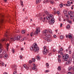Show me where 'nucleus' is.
Segmentation results:
<instances>
[{
  "label": "nucleus",
  "instance_id": "nucleus-40",
  "mask_svg": "<svg viewBox=\"0 0 74 74\" xmlns=\"http://www.w3.org/2000/svg\"><path fill=\"white\" fill-rule=\"evenodd\" d=\"M34 35V33L33 32H32L30 34V36L31 37H32V35L33 36Z\"/></svg>",
  "mask_w": 74,
  "mask_h": 74
},
{
  "label": "nucleus",
  "instance_id": "nucleus-35",
  "mask_svg": "<svg viewBox=\"0 0 74 74\" xmlns=\"http://www.w3.org/2000/svg\"><path fill=\"white\" fill-rule=\"evenodd\" d=\"M53 11L54 12V14H56V9L55 8H53Z\"/></svg>",
  "mask_w": 74,
  "mask_h": 74
},
{
  "label": "nucleus",
  "instance_id": "nucleus-7",
  "mask_svg": "<svg viewBox=\"0 0 74 74\" xmlns=\"http://www.w3.org/2000/svg\"><path fill=\"white\" fill-rule=\"evenodd\" d=\"M33 67H32V70H34L35 71H37V66L35 64L33 63Z\"/></svg>",
  "mask_w": 74,
  "mask_h": 74
},
{
  "label": "nucleus",
  "instance_id": "nucleus-36",
  "mask_svg": "<svg viewBox=\"0 0 74 74\" xmlns=\"http://www.w3.org/2000/svg\"><path fill=\"white\" fill-rule=\"evenodd\" d=\"M32 61L33 62H35V61H36V59L34 58H32Z\"/></svg>",
  "mask_w": 74,
  "mask_h": 74
},
{
  "label": "nucleus",
  "instance_id": "nucleus-62",
  "mask_svg": "<svg viewBox=\"0 0 74 74\" xmlns=\"http://www.w3.org/2000/svg\"><path fill=\"white\" fill-rule=\"evenodd\" d=\"M72 73H71L70 72H69L68 73V74H71Z\"/></svg>",
  "mask_w": 74,
  "mask_h": 74
},
{
  "label": "nucleus",
  "instance_id": "nucleus-42",
  "mask_svg": "<svg viewBox=\"0 0 74 74\" xmlns=\"http://www.w3.org/2000/svg\"><path fill=\"white\" fill-rule=\"evenodd\" d=\"M28 62L29 63H32V62H33L31 60H29V61Z\"/></svg>",
  "mask_w": 74,
  "mask_h": 74
},
{
  "label": "nucleus",
  "instance_id": "nucleus-13",
  "mask_svg": "<svg viewBox=\"0 0 74 74\" xmlns=\"http://www.w3.org/2000/svg\"><path fill=\"white\" fill-rule=\"evenodd\" d=\"M71 12H68L69 15L70 16L71 19H72L73 18V17H74V15L73 14H71V13H70Z\"/></svg>",
  "mask_w": 74,
  "mask_h": 74
},
{
  "label": "nucleus",
  "instance_id": "nucleus-5",
  "mask_svg": "<svg viewBox=\"0 0 74 74\" xmlns=\"http://www.w3.org/2000/svg\"><path fill=\"white\" fill-rule=\"evenodd\" d=\"M40 32V29L39 28H37L36 29V30L35 32H34V34L35 35H36L38 34V33Z\"/></svg>",
  "mask_w": 74,
  "mask_h": 74
},
{
  "label": "nucleus",
  "instance_id": "nucleus-12",
  "mask_svg": "<svg viewBox=\"0 0 74 74\" xmlns=\"http://www.w3.org/2000/svg\"><path fill=\"white\" fill-rule=\"evenodd\" d=\"M38 20H40V21H42L43 20V18H42V16H41L40 14H39V15L38 16Z\"/></svg>",
  "mask_w": 74,
  "mask_h": 74
},
{
  "label": "nucleus",
  "instance_id": "nucleus-10",
  "mask_svg": "<svg viewBox=\"0 0 74 74\" xmlns=\"http://www.w3.org/2000/svg\"><path fill=\"white\" fill-rule=\"evenodd\" d=\"M68 37L70 39L73 38V36H71V34L70 33H69L68 35H66V37L68 38Z\"/></svg>",
  "mask_w": 74,
  "mask_h": 74
},
{
  "label": "nucleus",
  "instance_id": "nucleus-47",
  "mask_svg": "<svg viewBox=\"0 0 74 74\" xmlns=\"http://www.w3.org/2000/svg\"><path fill=\"white\" fill-rule=\"evenodd\" d=\"M3 58V55L1 54L0 55V58Z\"/></svg>",
  "mask_w": 74,
  "mask_h": 74
},
{
  "label": "nucleus",
  "instance_id": "nucleus-11",
  "mask_svg": "<svg viewBox=\"0 0 74 74\" xmlns=\"http://www.w3.org/2000/svg\"><path fill=\"white\" fill-rule=\"evenodd\" d=\"M72 60V59H71V58H69V60L66 62V64H70L71 63Z\"/></svg>",
  "mask_w": 74,
  "mask_h": 74
},
{
  "label": "nucleus",
  "instance_id": "nucleus-54",
  "mask_svg": "<svg viewBox=\"0 0 74 74\" xmlns=\"http://www.w3.org/2000/svg\"><path fill=\"white\" fill-rule=\"evenodd\" d=\"M74 12H70V14H74Z\"/></svg>",
  "mask_w": 74,
  "mask_h": 74
},
{
  "label": "nucleus",
  "instance_id": "nucleus-34",
  "mask_svg": "<svg viewBox=\"0 0 74 74\" xmlns=\"http://www.w3.org/2000/svg\"><path fill=\"white\" fill-rule=\"evenodd\" d=\"M64 15L66 16V18L69 19V17L68 16V15H67V14H65Z\"/></svg>",
  "mask_w": 74,
  "mask_h": 74
},
{
  "label": "nucleus",
  "instance_id": "nucleus-41",
  "mask_svg": "<svg viewBox=\"0 0 74 74\" xmlns=\"http://www.w3.org/2000/svg\"><path fill=\"white\" fill-rule=\"evenodd\" d=\"M50 2L51 3V4H53L54 3L53 1H50Z\"/></svg>",
  "mask_w": 74,
  "mask_h": 74
},
{
  "label": "nucleus",
  "instance_id": "nucleus-33",
  "mask_svg": "<svg viewBox=\"0 0 74 74\" xmlns=\"http://www.w3.org/2000/svg\"><path fill=\"white\" fill-rule=\"evenodd\" d=\"M22 34H25V30H22Z\"/></svg>",
  "mask_w": 74,
  "mask_h": 74
},
{
  "label": "nucleus",
  "instance_id": "nucleus-53",
  "mask_svg": "<svg viewBox=\"0 0 74 74\" xmlns=\"http://www.w3.org/2000/svg\"><path fill=\"white\" fill-rule=\"evenodd\" d=\"M20 58L21 59L22 58V56H20Z\"/></svg>",
  "mask_w": 74,
  "mask_h": 74
},
{
  "label": "nucleus",
  "instance_id": "nucleus-25",
  "mask_svg": "<svg viewBox=\"0 0 74 74\" xmlns=\"http://www.w3.org/2000/svg\"><path fill=\"white\" fill-rule=\"evenodd\" d=\"M45 14H47V15H49V12H48V11H45Z\"/></svg>",
  "mask_w": 74,
  "mask_h": 74
},
{
  "label": "nucleus",
  "instance_id": "nucleus-4",
  "mask_svg": "<svg viewBox=\"0 0 74 74\" xmlns=\"http://www.w3.org/2000/svg\"><path fill=\"white\" fill-rule=\"evenodd\" d=\"M43 50L42 51V52L43 53L44 55H45L47 54V52H48V50L46 48V47H43Z\"/></svg>",
  "mask_w": 74,
  "mask_h": 74
},
{
  "label": "nucleus",
  "instance_id": "nucleus-30",
  "mask_svg": "<svg viewBox=\"0 0 74 74\" xmlns=\"http://www.w3.org/2000/svg\"><path fill=\"white\" fill-rule=\"evenodd\" d=\"M49 33H50V34H52V30H51V29L49 30Z\"/></svg>",
  "mask_w": 74,
  "mask_h": 74
},
{
  "label": "nucleus",
  "instance_id": "nucleus-19",
  "mask_svg": "<svg viewBox=\"0 0 74 74\" xmlns=\"http://www.w3.org/2000/svg\"><path fill=\"white\" fill-rule=\"evenodd\" d=\"M13 70L14 71H16V66L15 65H14L13 67Z\"/></svg>",
  "mask_w": 74,
  "mask_h": 74
},
{
  "label": "nucleus",
  "instance_id": "nucleus-39",
  "mask_svg": "<svg viewBox=\"0 0 74 74\" xmlns=\"http://www.w3.org/2000/svg\"><path fill=\"white\" fill-rule=\"evenodd\" d=\"M41 8V5H38L37 7V8H38H38Z\"/></svg>",
  "mask_w": 74,
  "mask_h": 74
},
{
  "label": "nucleus",
  "instance_id": "nucleus-22",
  "mask_svg": "<svg viewBox=\"0 0 74 74\" xmlns=\"http://www.w3.org/2000/svg\"><path fill=\"white\" fill-rule=\"evenodd\" d=\"M7 56H8V54H5L4 56V59H6L7 58Z\"/></svg>",
  "mask_w": 74,
  "mask_h": 74
},
{
  "label": "nucleus",
  "instance_id": "nucleus-8",
  "mask_svg": "<svg viewBox=\"0 0 74 74\" xmlns=\"http://www.w3.org/2000/svg\"><path fill=\"white\" fill-rule=\"evenodd\" d=\"M54 19V18H53L51 19V21L49 22V23L50 25H53V23L55 22Z\"/></svg>",
  "mask_w": 74,
  "mask_h": 74
},
{
  "label": "nucleus",
  "instance_id": "nucleus-2",
  "mask_svg": "<svg viewBox=\"0 0 74 74\" xmlns=\"http://www.w3.org/2000/svg\"><path fill=\"white\" fill-rule=\"evenodd\" d=\"M33 47H34V52H37L39 51V47L37 46V44H34L33 45Z\"/></svg>",
  "mask_w": 74,
  "mask_h": 74
},
{
  "label": "nucleus",
  "instance_id": "nucleus-44",
  "mask_svg": "<svg viewBox=\"0 0 74 74\" xmlns=\"http://www.w3.org/2000/svg\"><path fill=\"white\" fill-rule=\"evenodd\" d=\"M58 59V62H59V63H60V62H61V59L59 58Z\"/></svg>",
  "mask_w": 74,
  "mask_h": 74
},
{
  "label": "nucleus",
  "instance_id": "nucleus-3",
  "mask_svg": "<svg viewBox=\"0 0 74 74\" xmlns=\"http://www.w3.org/2000/svg\"><path fill=\"white\" fill-rule=\"evenodd\" d=\"M63 60L64 61H67L68 59L69 58V56L68 54H66L63 55L62 56Z\"/></svg>",
  "mask_w": 74,
  "mask_h": 74
},
{
  "label": "nucleus",
  "instance_id": "nucleus-32",
  "mask_svg": "<svg viewBox=\"0 0 74 74\" xmlns=\"http://www.w3.org/2000/svg\"><path fill=\"white\" fill-rule=\"evenodd\" d=\"M21 4L22 7L23 6V1H21Z\"/></svg>",
  "mask_w": 74,
  "mask_h": 74
},
{
  "label": "nucleus",
  "instance_id": "nucleus-17",
  "mask_svg": "<svg viewBox=\"0 0 74 74\" xmlns=\"http://www.w3.org/2000/svg\"><path fill=\"white\" fill-rule=\"evenodd\" d=\"M52 40V39L51 38H49V37L48 38V39H47V41L48 42H51Z\"/></svg>",
  "mask_w": 74,
  "mask_h": 74
},
{
  "label": "nucleus",
  "instance_id": "nucleus-55",
  "mask_svg": "<svg viewBox=\"0 0 74 74\" xmlns=\"http://www.w3.org/2000/svg\"><path fill=\"white\" fill-rule=\"evenodd\" d=\"M28 41H32V39H29L28 40Z\"/></svg>",
  "mask_w": 74,
  "mask_h": 74
},
{
  "label": "nucleus",
  "instance_id": "nucleus-49",
  "mask_svg": "<svg viewBox=\"0 0 74 74\" xmlns=\"http://www.w3.org/2000/svg\"><path fill=\"white\" fill-rule=\"evenodd\" d=\"M53 37L55 38H56V35H54L53 36Z\"/></svg>",
  "mask_w": 74,
  "mask_h": 74
},
{
  "label": "nucleus",
  "instance_id": "nucleus-15",
  "mask_svg": "<svg viewBox=\"0 0 74 74\" xmlns=\"http://www.w3.org/2000/svg\"><path fill=\"white\" fill-rule=\"evenodd\" d=\"M71 5V3H70V2L69 1H68L67 3V4H66V6L67 7L70 6Z\"/></svg>",
  "mask_w": 74,
  "mask_h": 74
},
{
  "label": "nucleus",
  "instance_id": "nucleus-46",
  "mask_svg": "<svg viewBox=\"0 0 74 74\" xmlns=\"http://www.w3.org/2000/svg\"><path fill=\"white\" fill-rule=\"evenodd\" d=\"M60 6L61 8H62V7H63V4H60Z\"/></svg>",
  "mask_w": 74,
  "mask_h": 74
},
{
  "label": "nucleus",
  "instance_id": "nucleus-24",
  "mask_svg": "<svg viewBox=\"0 0 74 74\" xmlns=\"http://www.w3.org/2000/svg\"><path fill=\"white\" fill-rule=\"evenodd\" d=\"M58 71H60L61 70V66H59L58 67Z\"/></svg>",
  "mask_w": 74,
  "mask_h": 74
},
{
  "label": "nucleus",
  "instance_id": "nucleus-58",
  "mask_svg": "<svg viewBox=\"0 0 74 74\" xmlns=\"http://www.w3.org/2000/svg\"><path fill=\"white\" fill-rule=\"evenodd\" d=\"M52 55V53H50L49 54V56H51Z\"/></svg>",
  "mask_w": 74,
  "mask_h": 74
},
{
  "label": "nucleus",
  "instance_id": "nucleus-59",
  "mask_svg": "<svg viewBox=\"0 0 74 74\" xmlns=\"http://www.w3.org/2000/svg\"><path fill=\"white\" fill-rule=\"evenodd\" d=\"M56 51V49H53V52H55Z\"/></svg>",
  "mask_w": 74,
  "mask_h": 74
},
{
  "label": "nucleus",
  "instance_id": "nucleus-45",
  "mask_svg": "<svg viewBox=\"0 0 74 74\" xmlns=\"http://www.w3.org/2000/svg\"><path fill=\"white\" fill-rule=\"evenodd\" d=\"M72 56L74 60V53L73 54H72Z\"/></svg>",
  "mask_w": 74,
  "mask_h": 74
},
{
  "label": "nucleus",
  "instance_id": "nucleus-48",
  "mask_svg": "<svg viewBox=\"0 0 74 74\" xmlns=\"http://www.w3.org/2000/svg\"><path fill=\"white\" fill-rule=\"evenodd\" d=\"M49 70H47L45 71V73H48V72H49Z\"/></svg>",
  "mask_w": 74,
  "mask_h": 74
},
{
  "label": "nucleus",
  "instance_id": "nucleus-57",
  "mask_svg": "<svg viewBox=\"0 0 74 74\" xmlns=\"http://www.w3.org/2000/svg\"><path fill=\"white\" fill-rule=\"evenodd\" d=\"M13 74H17V72H16V71H15L14 72Z\"/></svg>",
  "mask_w": 74,
  "mask_h": 74
},
{
  "label": "nucleus",
  "instance_id": "nucleus-38",
  "mask_svg": "<svg viewBox=\"0 0 74 74\" xmlns=\"http://www.w3.org/2000/svg\"><path fill=\"white\" fill-rule=\"evenodd\" d=\"M25 38H23L22 40H21V41H24V40H26V39H25Z\"/></svg>",
  "mask_w": 74,
  "mask_h": 74
},
{
  "label": "nucleus",
  "instance_id": "nucleus-27",
  "mask_svg": "<svg viewBox=\"0 0 74 74\" xmlns=\"http://www.w3.org/2000/svg\"><path fill=\"white\" fill-rule=\"evenodd\" d=\"M30 49L31 51H33V49L34 50V47H30Z\"/></svg>",
  "mask_w": 74,
  "mask_h": 74
},
{
  "label": "nucleus",
  "instance_id": "nucleus-51",
  "mask_svg": "<svg viewBox=\"0 0 74 74\" xmlns=\"http://www.w3.org/2000/svg\"><path fill=\"white\" fill-rule=\"evenodd\" d=\"M38 3H39V1H38L37 0L36 1V4H38Z\"/></svg>",
  "mask_w": 74,
  "mask_h": 74
},
{
  "label": "nucleus",
  "instance_id": "nucleus-61",
  "mask_svg": "<svg viewBox=\"0 0 74 74\" xmlns=\"http://www.w3.org/2000/svg\"><path fill=\"white\" fill-rule=\"evenodd\" d=\"M68 22L70 23H71V21H68Z\"/></svg>",
  "mask_w": 74,
  "mask_h": 74
},
{
  "label": "nucleus",
  "instance_id": "nucleus-50",
  "mask_svg": "<svg viewBox=\"0 0 74 74\" xmlns=\"http://www.w3.org/2000/svg\"><path fill=\"white\" fill-rule=\"evenodd\" d=\"M1 64H2V66H4V63H3V62H1Z\"/></svg>",
  "mask_w": 74,
  "mask_h": 74
},
{
  "label": "nucleus",
  "instance_id": "nucleus-6",
  "mask_svg": "<svg viewBox=\"0 0 74 74\" xmlns=\"http://www.w3.org/2000/svg\"><path fill=\"white\" fill-rule=\"evenodd\" d=\"M45 37L44 38V40H48V39L49 37H51V36L49 35V34L48 35H45Z\"/></svg>",
  "mask_w": 74,
  "mask_h": 74
},
{
  "label": "nucleus",
  "instance_id": "nucleus-60",
  "mask_svg": "<svg viewBox=\"0 0 74 74\" xmlns=\"http://www.w3.org/2000/svg\"><path fill=\"white\" fill-rule=\"evenodd\" d=\"M58 58H61V56H60V55H58Z\"/></svg>",
  "mask_w": 74,
  "mask_h": 74
},
{
  "label": "nucleus",
  "instance_id": "nucleus-23",
  "mask_svg": "<svg viewBox=\"0 0 74 74\" xmlns=\"http://www.w3.org/2000/svg\"><path fill=\"white\" fill-rule=\"evenodd\" d=\"M7 41V39L6 38H4L3 39H2L1 40V41L2 42H3V41Z\"/></svg>",
  "mask_w": 74,
  "mask_h": 74
},
{
  "label": "nucleus",
  "instance_id": "nucleus-14",
  "mask_svg": "<svg viewBox=\"0 0 74 74\" xmlns=\"http://www.w3.org/2000/svg\"><path fill=\"white\" fill-rule=\"evenodd\" d=\"M3 47H2V45H1V44L0 43V53H1V52L3 51Z\"/></svg>",
  "mask_w": 74,
  "mask_h": 74
},
{
  "label": "nucleus",
  "instance_id": "nucleus-28",
  "mask_svg": "<svg viewBox=\"0 0 74 74\" xmlns=\"http://www.w3.org/2000/svg\"><path fill=\"white\" fill-rule=\"evenodd\" d=\"M46 66L47 68H49V64L48 63H46Z\"/></svg>",
  "mask_w": 74,
  "mask_h": 74
},
{
  "label": "nucleus",
  "instance_id": "nucleus-20",
  "mask_svg": "<svg viewBox=\"0 0 74 74\" xmlns=\"http://www.w3.org/2000/svg\"><path fill=\"white\" fill-rule=\"evenodd\" d=\"M62 51H63V49L62 48H61V49H60V50H59L58 51V53H60V52H62Z\"/></svg>",
  "mask_w": 74,
  "mask_h": 74
},
{
  "label": "nucleus",
  "instance_id": "nucleus-29",
  "mask_svg": "<svg viewBox=\"0 0 74 74\" xmlns=\"http://www.w3.org/2000/svg\"><path fill=\"white\" fill-rule=\"evenodd\" d=\"M37 60H40V56H38L37 57Z\"/></svg>",
  "mask_w": 74,
  "mask_h": 74
},
{
  "label": "nucleus",
  "instance_id": "nucleus-16",
  "mask_svg": "<svg viewBox=\"0 0 74 74\" xmlns=\"http://www.w3.org/2000/svg\"><path fill=\"white\" fill-rule=\"evenodd\" d=\"M24 67V68H25L26 69H27V70H28L29 69V67L26 65V64H24L23 65Z\"/></svg>",
  "mask_w": 74,
  "mask_h": 74
},
{
  "label": "nucleus",
  "instance_id": "nucleus-1",
  "mask_svg": "<svg viewBox=\"0 0 74 74\" xmlns=\"http://www.w3.org/2000/svg\"><path fill=\"white\" fill-rule=\"evenodd\" d=\"M21 38V36H18L16 37H14V38H11L9 40V41L10 42H13V41L15 40H20V39Z\"/></svg>",
  "mask_w": 74,
  "mask_h": 74
},
{
  "label": "nucleus",
  "instance_id": "nucleus-26",
  "mask_svg": "<svg viewBox=\"0 0 74 74\" xmlns=\"http://www.w3.org/2000/svg\"><path fill=\"white\" fill-rule=\"evenodd\" d=\"M9 46V44L8 43L7 45H6V46H7V50L8 51V47Z\"/></svg>",
  "mask_w": 74,
  "mask_h": 74
},
{
  "label": "nucleus",
  "instance_id": "nucleus-9",
  "mask_svg": "<svg viewBox=\"0 0 74 74\" xmlns=\"http://www.w3.org/2000/svg\"><path fill=\"white\" fill-rule=\"evenodd\" d=\"M53 17V16L51 14H50L49 16H47L46 17V19L47 20H49L50 19L52 18Z\"/></svg>",
  "mask_w": 74,
  "mask_h": 74
},
{
  "label": "nucleus",
  "instance_id": "nucleus-18",
  "mask_svg": "<svg viewBox=\"0 0 74 74\" xmlns=\"http://www.w3.org/2000/svg\"><path fill=\"white\" fill-rule=\"evenodd\" d=\"M42 33L43 34H46L48 33V30H44L42 32Z\"/></svg>",
  "mask_w": 74,
  "mask_h": 74
},
{
  "label": "nucleus",
  "instance_id": "nucleus-37",
  "mask_svg": "<svg viewBox=\"0 0 74 74\" xmlns=\"http://www.w3.org/2000/svg\"><path fill=\"white\" fill-rule=\"evenodd\" d=\"M73 69V68L71 66H70L69 68V70H71V69Z\"/></svg>",
  "mask_w": 74,
  "mask_h": 74
},
{
  "label": "nucleus",
  "instance_id": "nucleus-52",
  "mask_svg": "<svg viewBox=\"0 0 74 74\" xmlns=\"http://www.w3.org/2000/svg\"><path fill=\"white\" fill-rule=\"evenodd\" d=\"M12 52L13 53H14L15 52V51H14V49H12Z\"/></svg>",
  "mask_w": 74,
  "mask_h": 74
},
{
  "label": "nucleus",
  "instance_id": "nucleus-21",
  "mask_svg": "<svg viewBox=\"0 0 74 74\" xmlns=\"http://www.w3.org/2000/svg\"><path fill=\"white\" fill-rule=\"evenodd\" d=\"M49 0H44L43 1V3H48Z\"/></svg>",
  "mask_w": 74,
  "mask_h": 74
},
{
  "label": "nucleus",
  "instance_id": "nucleus-63",
  "mask_svg": "<svg viewBox=\"0 0 74 74\" xmlns=\"http://www.w3.org/2000/svg\"><path fill=\"white\" fill-rule=\"evenodd\" d=\"M63 25L62 24V23H61L60 25V27H62Z\"/></svg>",
  "mask_w": 74,
  "mask_h": 74
},
{
  "label": "nucleus",
  "instance_id": "nucleus-43",
  "mask_svg": "<svg viewBox=\"0 0 74 74\" xmlns=\"http://www.w3.org/2000/svg\"><path fill=\"white\" fill-rule=\"evenodd\" d=\"M64 38V36H61L60 37V38L61 39H63Z\"/></svg>",
  "mask_w": 74,
  "mask_h": 74
},
{
  "label": "nucleus",
  "instance_id": "nucleus-56",
  "mask_svg": "<svg viewBox=\"0 0 74 74\" xmlns=\"http://www.w3.org/2000/svg\"><path fill=\"white\" fill-rule=\"evenodd\" d=\"M59 13H60V12H59V11H58L57 12V14H59Z\"/></svg>",
  "mask_w": 74,
  "mask_h": 74
},
{
  "label": "nucleus",
  "instance_id": "nucleus-64",
  "mask_svg": "<svg viewBox=\"0 0 74 74\" xmlns=\"http://www.w3.org/2000/svg\"><path fill=\"white\" fill-rule=\"evenodd\" d=\"M70 48H71V46H70L69 47L68 49H70Z\"/></svg>",
  "mask_w": 74,
  "mask_h": 74
},
{
  "label": "nucleus",
  "instance_id": "nucleus-31",
  "mask_svg": "<svg viewBox=\"0 0 74 74\" xmlns=\"http://www.w3.org/2000/svg\"><path fill=\"white\" fill-rule=\"evenodd\" d=\"M70 25H68L67 26H66V28L68 29H69V28H70Z\"/></svg>",
  "mask_w": 74,
  "mask_h": 74
}]
</instances>
